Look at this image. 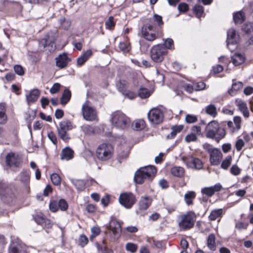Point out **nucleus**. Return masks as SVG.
<instances>
[{
  "label": "nucleus",
  "instance_id": "obj_1",
  "mask_svg": "<svg viewBox=\"0 0 253 253\" xmlns=\"http://www.w3.org/2000/svg\"><path fill=\"white\" fill-rule=\"evenodd\" d=\"M205 131L207 138L213 139L217 142L223 138L226 134L224 128L220 126L218 123L214 120L207 124Z\"/></svg>",
  "mask_w": 253,
  "mask_h": 253
},
{
  "label": "nucleus",
  "instance_id": "obj_2",
  "mask_svg": "<svg viewBox=\"0 0 253 253\" xmlns=\"http://www.w3.org/2000/svg\"><path fill=\"white\" fill-rule=\"evenodd\" d=\"M153 22H156L159 26L164 24L162 16L155 14L152 20H150L149 23L144 24L141 28V34L142 37L146 40L149 41H153L157 38L155 33H150L154 31L156 27L153 24Z\"/></svg>",
  "mask_w": 253,
  "mask_h": 253
},
{
  "label": "nucleus",
  "instance_id": "obj_3",
  "mask_svg": "<svg viewBox=\"0 0 253 253\" xmlns=\"http://www.w3.org/2000/svg\"><path fill=\"white\" fill-rule=\"evenodd\" d=\"M157 170L155 167L149 166L140 168L136 171L134 180L137 184H141L146 180H151L155 176Z\"/></svg>",
  "mask_w": 253,
  "mask_h": 253
},
{
  "label": "nucleus",
  "instance_id": "obj_4",
  "mask_svg": "<svg viewBox=\"0 0 253 253\" xmlns=\"http://www.w3.org/2000/svg\"><path fill=\"white\" fill-rule=\"evenodd\" d=\"M111 122L114 127L124 129L129 126L130 121L125 114L117 111L112 114Z\"/></svg>",
  "mask_w": 253,
  "mask_h": 253
},
{
  "label": "nucleus",
  "instance_id": "obj_5",
  "mask_svg": "<svg viewBox=\"0 0 253 253\" xmlns=\"http://www.w3.org/2000/svg\"><path fill=\"white\" fill-rule=\"evenodd\" d=\"M113 153L114 148L110 143H102L98 146L96 150L97 158L102 161L110 159Z\"/></svg>",
  "mask_w": 253,
  "mask_h": 253
},
{
  "label": "nucleus",
  "instance_id": "obj_6",
  "mask_svg": "<svg viewBox=\"0 0 253 253\" xmlns=\"http://www.w3.org/2000/svg\"><path fill=\"white\" fill-rule=\"evenodd\" d=\"M196 216L193 211H189L179 216L178 222L179 227L182 230H188L192 228L195 223Z\"/></svg>",
  "mask_w": 253,
  "mask_h": 253
},
{
  "label": "nucleus",
  "instance_id": "obj_7",
  "mask_svg": "<svg viewBox=\"0 0 253 253\" xmlns=\"http://www.w3.org/2000/svg\"><path fill=\"white\" fill-rule=\"evenodd\" d=\"M167 54V50L164 45L157 44L153 46L150 51V57L155 63H161Z\"/></svg>",
  "mask_w": 253,
  "mask_h": 253
},
{
  "label": "nucleus",
  "instance_id": "obj_8",
  "mask_svg": "<svg viewBox=\"0 0 253 253\" xmlns=\"http://www.w3.org/2000/svg\"><path fill=\"white\" fill-rule=\"evenodd\" d=\"M204 149L207 150L210 155V161L212 165L217 166L219 165L222 158V154L219 150L212 148L209 144L204 145Z\"/></svg>",
  "mask_w": 253,
  "mask_h": 253
},
{
  "label": "nucleus",
  "instance_id": "obj_9",
  "mask_svg": "<svg viewBox=\"0 0 253 253\" xmlns=\"http://www.w3.org/2000/svg\"><path fill=\"white\" fill-rule=\"evenodd\" d=\"M119 201L121 205L129 209L136 203V199L132 193L125 192L120 194Z\"/></svg>",
  "mask_w": 253,
  "mask_h": 253
},
{
  "label": "nucleus",
  "instance_id": "obj_10",
  "mask_svg": "<svg viewBox=\"0 0 253 253\" xmlns=\"http://www.w3.org/2000/svg\"><path fill=\"white\" fill-rule=\"evenodd\" d=\"M82 114L83 118L87 121L97 120L96 110L89 105L88 102H85L82 106Z\"/></svg>",
  "mask_w": 253,
  "mask_h": 253
},
{
  "label": "nucleus",
  "instance_id": "obj_11",
  "mask_svg": "<svg viewBox=\"0 0 253 253\" xmlns=\"http://www.w3.org/2000/svg\"><path fill=\"white\" fill-rule=\"evenodd\" d=\"M149 121L153 124H160L162 123L164 119L163 112L159 109L153 108L148 113Z\"/></svg>",
  "mask_w": 253,
  "mask_h": 253
},
{
  "label": "nucleus",
  "instance_id": "obj_12",
  "mask_svg": "<svg viewBox=\"0 0 253 253\" xmlns=\"http://www.w3.org/2000/svg\"><path fill=\"white\" fill-rule=\"evenodd\" d=\"M182 160L188 168L196 169H201L203 168V164L201 160L192 156L183 157Z\"/></svg>",
  "mask_w": 253,
  "mask_h": 253
},
{
  "label": "nucleus",
  "instance_id": "obj_13",
  "mask_svg": "<svg viewBox=\"0 0 253 253\" xmlns=\"http://www.w3.org/2000/svg\"><path fill=\"white\" fill-rule=\"evenodd\" d=\"M35 222L41 225L44 229H49L52 226V223L50 219L47 218L42 213L37 212L33 215Z\"/></svg>",
  "mask_w": 253,
  "mask_h": 253
},
{
  "label": "nucleus",
  "instance_id": "obj_14",
  "mask_svg": "<svg viewBox=\"0 0 253 253\" xmlns=\"http://www.w3.org/2000/svg\"><path fill=\"white\" fill-rule=\"evenodd\" d=\"M35 222L41 225L44 229H49L52 226V223L50 219L47 218L42 213L37 212L33 215Z\"/></svg>",
  "mask_w": 253,
  "mask_h": 253
},
{
  "label": "nucleus",
  "instance_id": "obj_15",
  "mask_svg": "<svg viewBox=\"0 0 253 253\" xmlns=\"http://www.w3.org/2000/svg\"><path fill=\"white\" fill-rule=\"evenodd\" d=\"M21 162L20 157L14 153H9L6 156V163L8 166L18 167L21 164Z\"/></svg>",
  "mask_w": 253,
  "mask_h": 253
},
{
  "label": "nucleus",
  "instance_id": "obj_16",
  "mask_svg": "<svg viewBox=\"0 0 253 253\" xmlns=\"http://www.w3.org/2000/svg\"><path fill=\"white\" fill-rule=\"evenodd\" d=\"M108 229L112 232L114 237L113 240H115L120 236L122 231L121 225L119 222L115 220H112L109 223Z\"/></svg>",
  "mask_w": 253,
  "mask_h": 253
},
{
  "label": "nucleus",
  "instance_id": "obj_17",
  "mask_svg": "<svg viewBox=\"0 0 253 253\" xmlns=\"http://www.w3.org/2000/svg\"><path fill=\"white\" fill-rule=\"evenodd\" d=\"M56 65L60 69H63L65 68L70 59L68 57L66 53H63L59 54L56 58Z\"/></svg>",
  "mask_w": 253,
  "mask_h": 253
},
{
  "label": "nucleus",
  "instance_id": "obj_18",
  "mask_svg": "<svg viewBox=\"0 0 253 253\" xmlns=\"http://www.w3.org/2000/svg\"><path fill=\"white\" fill-rule=\"evenodd\" d=\"M222 188V186L219 183L216 184L213 186L205 187L201 190L202 194L208 197H211L215 192L219 191Z\"/></svg>",
  "mask_w": 253,
  "mask_h": 253
},
{
  "label": "nucleus",
  "instance_id": "obj_19",
  "mask_svg": "<svg viewBox=\"0 0 253 253\" xmlns=\"http://www.w3.org/2000/svg\"><path fill=\"white\" fill-rule=\"evenodd\" d=\"M239 35L237 33L234 29L231 28L227 31V46L229 44L236 43L239 40Z\"/></svg>",
  "mask_w": 253,
  "mask_h": 253
},
{
  "label": "nucleus",
  "instance_id": "obj_20",
  "mask_svg": "<svg viewBox=\"0 0 253 253\" xmlns=\"http://www.w3.org/2000/svg\"><path fill=\"white\" fill-rule=\"evenodd\" d=\"M235 104L239 110L243 113L244 117L246 118H248L250 116V112L246 103L241 99H237L235 100Z\"/></svg>",
  "mask_w": 253,
  "mask_h": 253
},
{
  "label": "nucleus",
  "instance_id": "obj_21",
  "mask_svg": "<svg viewBox=\"0 0 253 253\" xmlns=\"http://www.w3.org/2000/svg\"><path fill=\"white\" fill-rule=\"evenodd\" d=\"M233 121L234 122L231 121L227 122V126L232 132L237 131L241 128V118L239 116H236Z\"/></svg>",
  "mask_w": 253,
  "mask_h": 253
},
{
  "label": "nucleus",
  "instance_id": "obj_22",
  "mask_svg": "<svg viewBox=\"0 0 253 253\" xmlns=\"http://www.w3.org/2000/svg\"><path fill=\"white\" fill-rule=\"evenodd\" d=\"M231 59L235 66H238L245 62V56L244 54L236 53L232 56Z\"/></svg>",
  "mask_w": 253,
  "mask_h": 253
},
{
  "label": "nucleus",
  "instance_id": "obj_23",
  "mask_svg": "<svg viewBox=\"0 0 253 253\" xmlns=\"http://www.w3.org/2000/svg\"><path fill=\"white\" fill-rule=\"evenodd\" d=\"M151 203L152 199L151 198L149 197H142L139 202V209L141 210H145L149 207Z\"/></svg>",
  "mask_w": 253,
  "mask_h": 253
},
{
  "label": "nucleus",
  "instance_id": "obj_24",
  "mask_svg": "<svg viewBox=\"0 0 253 253\" xmlns=\"http://www.w3.org/2000/svg\"><path fill=\"white\" fill-rule=\"evenodd\" d=\"M74 151L70 148L67 147L62 150L61 159L62 160L68 161L73 158Z\"/></svg>",
  "mask_w": 253,
  "mask_h": 253
},
{
  "label": "nucleus",
  "instance_id": "obj_25",
  "mask_svg": "<svg viewBox=\"0 0 253 253\" xmlns=\"http://www.w3.org/2000/svg\"><path fill=\"white\" fill-rule=\"evenodd\" d=\"M72 128L73 124L72 122L69 120H64L59 123L57 130L68 131Z\"/></svg>",
  "mask_w": 253,
  "mask_h": 253
},
{
  "label": "nucleus",
  "instance_id": "obj_26",
  "mask_svg": "<svg viewBox=\"0 0 253 253\" xmlns=\"http://www.w3.org/2000/svg\"><path fill=\"white\" fill-rule=\"evenodd\" d=\"M40 91L37 89L32 90L28 95H26V99L28 102L33 103L35 102L40 95Z\"/></svg>",
  "mask_w": 253,
  "mask_h": 253
},
{
  "label": "nucleus",
  "instance_id": "obj_27",
  "mask_svg": "<svg viewBox=\"0 0 253 253\" xmlns=\"http://www.w3.org/2000/svg\"><path fill=\"white\" fill-rule=\"evenodd\" d=\"M233 82L232 87L228 90L229 94L231 96L235 95L236 92L243 86V84L241 82H234V81Z\"/></svg>",
  "mask_w": 253,
  "mask_h": 253
},
{
  "label": "nucleus",
  "instance_id": "obj_28",
  "mask_svg": "<svg viewBox=\"0 0 253 253\" xmlns=\"http://www.w3.org/2000/svg\"><path fill=\"white\" fill-rule=\"evenodd\" d=\"M92 54L91 50H87L82 56L77 59V65L82 66L83 65L88 59Z\"/></svg>",
  "mask_w": 253,
  "mask_h": 253
},
{
  "label": "nucleus",
  "instance_id": "obj_29",
  "mask_svg": "<svg viewBox=\"0 0 253 253\" xmlns=\"http://www.w3.org/2000/svg\"><path fill=\"white\" fill-rule=\"evenodd\" d=\"M53 42L51 41L49 42L48 36H46L44 39H42L39 42L40 46L42 47L43 49H45L46 47H50V48L48 49L49 50H53Z\"/></svg>",
  "mask_w": 253,
  "mask_h": 253
},
{
  "label": "nucleus",
  "instance_id": "obj_30",
  "mask_svg": "<svg viewBox=\"0 0 253 253\" xmlns=\"http://www.w3.org/2000/svg\"><path fill=\"white\" fill-rule=\"evenodd\" d=\"M245 19V14L242 11H238L233 15V20L235 24H241Z\"/></svg>",
  "mask_w": 253,
  "mask_h": 253
},
{
  "label": "nucleus",
  "instance_id": "obj_31",
  "mask_svg": "<svg viewBox=\"0 0 253 253\" xmlns=\"http://www.w3.org/2000/svg\"><path fill=\"white\" fill-rule=\"evenodd\" d=\"M60 27L65 30H68L71 25V21L70 18L62 17L59 20Z\"/></svg>",
  "mask_w": 253,
  "mask_h": 253
},
{
  "label": "nucleus",
  "instance_id": "obj_32",
  "mask_svg": "<svg viewBox=\"0 0 253 253\" xmlns=\"http://www.w3.org/2000/svg\"><path fill=\"white\" fill-rule=\"evenodd\" d=\"M71 97V92L68 89H65L60 98V103L64 106L70 100Z\"/></svg>",
  "mask_w": 253,
  "mask_h": 253
},
{
  "label": "nucleus",
  "instance_id": "obj_33",
  "mask_svg": "<svg viewBox=\"0 0 253 253\" xmlns=\"http://www.w3.org/2000/svg\"><path fill=\"white\" fill-rule=\"evenodd\" d=\"M171 173L174 176L181 177L185 173L184 168L181 167H173L171 169Z\"/></svg>",
  "mask_w": 253,
  "mask_h": 253
},
{
  "label": "nucleus",
  "instance_id": "obj_34",
  "mask_svg": "<svg viewBox=\"0 0 253 253\" xmlns=\"http://www.w3.org/2000/svg\"><path fill=\"white\" fill-rule=\"evenodd\" d=\"M206 113L213 118L215 117L217 115L216 108L213 104H210L205 108Z\"/></svg>",
  "mask_w": 253,
  "mask_h": 253
},
{
  "label": "nucleus",
  "instance_id": "obj_35",
  "mask_svg": "<svg viewBox=\"0 0 253 253\" xmlns=\"http://www.w3.org/2000/svg\"><path fill=\"white\" fill-rule=\"evenodd\" d=\"M196 197V193L194 191H189L184 195V200L188 206L193 204V200Z\"/></svg>",
  "mask_w": 253,
  "mask_h": 253
},
{
  "label": "nucleus",
  "instance_id": "obj_36",
  "mask_svg": "<svg viewBox=\"0 0 253 253\" xmlns=\"http://www.w3.org/2000/svg\"><path fill=\"white\" fill-rule=\"evenodd\" d=\"M207 246L211 251H215L216 249L215 237L213 234H210L207 239Z\"/></svg>",
  "mask_w": 253,
  "mask_h": 253
},
{
  "label": "nucleus",
  "instance_id": "obj_37",
  "mask_svg": "<svg viewBox=\"0 0 253 253\" xmlns=\"http://www.w3.org/2000/svg\"><path fill=\"white\" fill-rule=\"evenodd\" d=\"M72 183L78 191H83L85 188L86 182L84 180H72Z\"/></svg>",
  "mask_w": 253,
  "mask_h": 253
},
{
  "label": "nucleus",
  "instance_id": "obj_38",
  "mask_svg": "<svg viewBox=\"0 0 253 253\" xmlns=\"http://www.w3.org/2000/svg\"><path fill=\"white\" fill-rule=\"evenodd\" d=\"M145 126V122L143 120L139 119L134 121L132 124L133 129L136 130H141Z\"/></svg>",
  "mask_w": 253,
  "mask_h": 253
},
{
  "label": "nucleus",
  "instance_id": "obj_39",
  "mask_svg": "<svg viewBox=\"0 0 253 253\" xmlns=\"http://www.w3.org/2000/svg\"><path fill=\"white\" fill-rule=\"evenodd\" d=\"M116 85L118 91L122 93H123L128 88V83L125 80L119 81Z\"/></svg>",
  "mask_w": 253,
  "mask_h": 253
},
{
  "label": "nucleus",
  "instance_id": "obj_40",
  "mask_svg": "<svg viewBox=\"0 0 253 253\" xmlns=\"http://www.w3.org/2000/svg\"><path fill=\"white\" fill-rule=\"evenodd\" d=\"M95 245L98 252L100 253H113V252L109 250L106 247L104 240L102 241V245L96 243Z\"/></svg>",
  "mask_w": 253,
  "mask_h": 253
},
{
  "label": "nucleus",
  "instance_id": "obj_41",
  "mask_svg": "<svg viewBox=\"0 0 253 253\" xmlns=\"http://www.w3.org/2000/svg\"><path fill=\"white\" fill-rule=\"evenodd\" d=\"M223 212L222 209L213 210L211 211L209 218L210 220L213 221L221 216Z\"/></svg>",
  "mask_w": 253,
  "mask_h": 253
},
{
  "label": "nucleus",
  "instance_id": "obj_42",
  "mask_svg": "<svg viewBox=\"0 0 253 253\" xmlns=\"http://www.w3.org/2000/svg\"><path fill=\"white\" fill-rule=\"evenodd\" d=\"M82 130L85 134H92L94 133V128L88 125H84L81 126Z\"/></svg>",
  "mask_w": 253,
  "mask_h": 253
},
{
  "label": "nucleus",
  "instance_id": "obj_43",
  "mask_svg": "<svg viewBox=\"0 0 253 253\" xmlns=\"http://www.w3.org/2000/svg\"><path fill=\"white\" fill-rule=\"evenodd\" d=\"M58 134L59 137L64 141L67 142L70 139L69 133L67 131L57 130Z\"/></svg>",
  "mask_w": 253,
  "mask_h": 253
},
{
  "label": "nucleus",
  "instance_id": "obj_44",
  "mask_svg": "<svg viewBox=\"0 0 253 253\" xmlns=\"http://www.w3.org/2000/svg\"><path fill=\"white\" fill-rule=\"evenodd\" d=\"M138 94L141 98H146L150 95L149 91L145 88H140L138 90Z\"/></svg>",
  "mask_w": 253,
  "mask_h": 253
},
{
  "label": "nucleus",
  "instance_id": "obj_45",
  "mask_svg": "<svg viewBox=\"0 0 253 253\" xmlns=\"http://www.w3.org/2000/svg\"><path fill=\"white\" fill-rule=\"evenodd\" d=\"M232 161V157L231 156H227L221 164V168L226 169L230 165Z\"/></svg>",
  "mask_w": 253,
  "mask_h": 253
},
{
  "label": "nucleus",
  "instance_id": "obj_46",
  "mask_svg": "<svg viewBox=\"0 0 253 253\" xmlns=\"http://www.w3.org/2000/svg\"><path fill=\"white\" fill-rule=\"evenodd\" d=\"M59 209L62 211H66L68 208V204L65 200L61 199L58 201Z\"/></svg>",
  "mask_w": 253,
  "mask_h": 253
},
{
  "label": "nucleus",
  "instance_id": "obj_47",
  "mask_svg": "<svg viewBox=\"0 0 253 253\" xmlns=\"http://www.w3.org/2000/svg\"><path fill=\"white\" fill-rule=\"evenodd\" d=\"M249 225V223L243 222L240 221H236L235 223V228L238 230L246 229Z\"/></svg>",
  "mask_w": 253,
  "mask_h": 253
},
{
  "label": "nucleus",
  "instance_id": "obj_48",
  "mask_svg": "<svg viewBox=\"0 0 253 253\" xmlns=\"http://www.w3.org/2000/svg\"><path fill=\"white\" fill-rule=\"evenodd\" d=\"M50 179L55 185H59L61 184L60 177L56 173H53L50 176Z\"/></svg>",
  "mask_w": 253,
  "mask_h": 253
},
{
  "label": "nucleus",
  "instance_id": "obj_49",
  "mask_svg": "<svg viewBox=\"0 0 253 253\" xmlns=\"http://www.w3.org/2000/svg\"><path fill=\"white\" fill-rule=\"evenodd\" d=\"M105 25L108 29L111 30L115 26V22L114 21V17L110 16L105 22Z\"/></svg>",
  "mask_w": 253,
  "mask_h": 253
},
{
  "label": "nucleus",
  "instance_id": "obj_50",
  "mask_svg": "<svg viewBox=\"0 0 253 253\" xmlns=\"http://www.w3.org/2000/svg\"><path fill=\"white\" fill-rule=\"evenodd\" d=\"M122 94L125 97L129 99H133L136 97L135 92L127 89Z\"/></svg>",
  "mask_w": 253,
  "mask_h": 253
},
{
  "label": "nucleus",
  "instance_id": "obj_51",
  "mask_svg": "<svg viewBox=\"0 0 253 253\" xmlns=\"http://www.w3.org/2000/svg\"><path fill=\"white\" fill-rule=\"evenodd\" d=\"M49 209L52 212H56L59 210L58 201H51L49 205Z\"/></svg>",
  "mask_w": 253,
  "mask_h": 253
},
{
  "label": "nucleus",
  "instance_id": "obj_52",
  "mask_svg": "<svg viewBox=\"0 0 253 253\" xmlns=\"http://www.w3.org/2000/svg\"><path fill=\"white\" fill-rule=\"evenodd\" d=\"M197 139L196 135L193 132L187 135L185 137V140L187 143L196 141Z\"/></svg>",
  "mask_w": 253,
  "mask_h": 253
},
{
  "label": "nucleus",
  "instance_id": "obj_53",
  "mask_svg": "<svg viewBox=\"0 0 253 253\" xmlns=\"http://www.w3.org/2000/svg\"><path fill=\"white\" fill-rule=\"evenodd\" d=\"M165 48L167 50V49H172L174 48V44L173 41L171 39L168 38L167 39L164 43V45H163Z\"/></svg>",
  "mask_w": 253,
  "mask_h": 253
},
{
  "label": "nucleus",
  "instance_id": "obj_54",
  "mask_svg": "<svg viewBox=\"0 0 253 253\" xmlns=\"http://www.w3.org/2000/svg\"><path fill=\"white\" fill-rule=\"evenodd\" d=\"M88 242V238L84 235H81L79 238V245L83 247L86 245Z\"/></svg>",
  "mask_w": 253,
  "mask_h": 253
},
{
  "label": "nucleus",
  "instance_id": "obj_55",
  "mask_svg": "<svg viewBox=\"0 0 253 253\" xmlns=\"http://www.w3.org/2000/svg\"><path fill=\"white\" fill-rule=\"evenodd\" d=\"M194 11L197 16L199 17L202 15L204 12V8L201 5H196L194 8Z\"/></svg>",
  "mask_w": 253,
  "mask_h": 253
},
{
  "label": "nucleus",
  "instance_id": "obj_56",
  "mask_svg": "<svg viewBox=\"0 0 253 253\" xmlns=\"http://www.w3.org/2000/svg\"><path fill=\"white\" fill-rule=\"evenodd\" d=\"M126 248L127 251H130L132 253H134L136 251L137 246L134 244L128 243L126 244Z\"/></svg>",
  "mask_w": 253,
  "mask_h": 253
},
{
  "label": "nucleus",
  "instance_id": "obj_57",
  "mask_svg": "<svg viewBox=\"0 0 253 253\" xmlns=\"http://www.w3.org/2000/svg\"><path fill=\"white\" fill-rule=\"evenodd\" d=\"M178 9L180 12H185L189 9L188 5L185 2L180 3L178 6Z\"/></svg>",
  "mask_w": 253,
  "mask_h": 253
},
{
  "label": "nucleus",
  "instance_id": "obj_58",
  "mask_svg": "<svg viewBox=\"0 0 253 253\" xmlns=\"http://www.w3.org/2000/svg\"><path fill=\"white\" fill-rule=\"evenodd\" d=\"M92 235L90 236V239H93L95 237L98 235L100 233V229L98 227H93L91 228Z\"/></svg>",
  "mask_w": 253,
  "mask_h": 253
},
{
  "label": "nucleus",
  "instance_id": "obj_59",
  "mask_svg": "<svg viewBox=\"0 0 253 253\" xmlns=\"http://www.w3.org/2000/svg\"><path fill=\"white\" fill-rule=\"evenodd\" d=\"M61 85L59 83H55L50 89V92L51 94L57 93L60 89Z\"/></svg>",
  "mask_w": 253,
  "mask_h": 253
},
{
  "label": "nucleus",
  "instance_id": "obj_60",
  "mask_svg": "<svg viewBox=\"0 0 253 253\" xmlns=\"http://www.w3.org/2000/svg\"><path fill=\"white\" fill-rule=\"evenodd\" d=\"M185 120L188 123H194L198 121L196 116L191 115H187L185 117Z\"/></svg>",
  "mask_w": 253,
  "mask_h": 253
},
{
  "label": "nucleus",
  "instance_id": "obj_61",
  "mask_svg": "<svg viewBox=\"0 0 253 253\" xmlns=\"http://www.w3.org/2000/svg\"><path fill=\"white\" fill-rule=\"evenodd\" d=\"M194 90L199 91L205 89L206 87V84L203 82H200L195 84Z\"/></svg>",
  "mask_w": 253,
  "mask_h": 253
},
{
  "label": "nucleus",
  "instance_id": "obj_62",
  "mask_svg": "<svg viewBox=\"0 0 253 253\" xmlns=\"http://www.w3.org/2000/svg\"><path fill=\"white\" fill-rule=\"evenodd\" d=\"M14 70L15 73L19 76H22L24 74V69L21 65H16L14 66Z\"/></svg>",
  "mask_w": 253,
  "mask_h": 253
},
{
  "label": "nucleus",
  "instance_id": "obj_63",
  "mask_svg": "<svg viewBox=\"0 0 253 253\" xmlns=\"http://www.w3.org/2000/svg\"><path fill=\"white\" fill-rule=\"evenodd\" d=\"M183 89L189 93H191L194 90V87L188 84H184L182 85Z\"/></svg>",
  "mask_w": 253,
  "mask_h": 253
},
{
  "label": "nucleus",
  "instance_id": "obj_64",
  "mask_svg": "<svg viewBox=\"0 0 253 253\" xmlns=\"http://www.w3.org/2000/svg\"><path fill=\"white\" fill-rule=\"evenodd\" d=\"M230 172L234 175H238L240 173L241 169L236 165H234L231 168Z\"/></svg>",
  "mask_w": 253,
  "mask_h": 253
}]
</instances>
